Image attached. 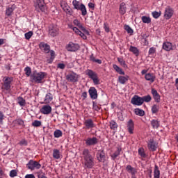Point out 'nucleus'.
<instances>
[{
    "label": "nucleus",
    "instance_id": "f257e3e1",
    "mask_svg": "<svg viewBox=\"0 0 178 178\" xmlns=\"http://www.w3.org/2000/svg\"><path fill=\"white\" fill-rule=\"evenodd\" d=\"M82 158L83 161L82 162L85 169H92L95 165L94 161V156L91 155L88 149H83L82 151Z\"/></svg>",
    "mask_w": 178,
    "mask_h": 178
},
{
    "label": "nucleus",
    "instance_id": "f03ea898",
    "mask_svg": "<svg viewBox=\"0 0 178 178\" xmlns=\"http://www.w3.org/2000/svg\"><path fill=\"white\" fill-rule=\"evenodd\" d=\"M47 74L45 72H37V71H35L31 75V80L34 81V83H42V80H44Z\"/></svg>",
    "mask_w": 178,
    "mask_h": 178
},
{
    "label": "nucleus",
    "instance_id": "7ed1b4c3",
    "mask_svg": "<svg viewBox=\"0 0 178 178\" xmlns=\"http://www.w3.org/2000/svg\"><path fill=\"white\" fill-rule=\"evenodd\" d=\"M85 73L89 79L92 80L95 86H98V84H99V78H98V74H97V72L92 71V70L88 69L86 70Z\"/></svg>",
    "mask_w": 178,
    "mask_h": 178
},
{
    "label": "nucleus",
    "instance_id": "20e7f679",
    "mask_svg": "<svg viewBox=\"0 0 178 178\" xmlns=\"http://www.w3.org/2000/svg\"><path fill=\"white\" fill-rule=\"evenodd\" d=\"M13 81V78L6 77L3 81V86L1 87L3 92H10V84Z\"/></svg>",
    "mask_w": 178,
    "mask_h": 178
},
{
    "label": "nucleus",
    "instance_id": "39448f33",
    "mask_svg": "<svg viewBox=\"0 0 178 178\" xmlns=\"http://www.w3.org/2000/svg\"><path fill=\"white\" fill-rule=\"evenodd\" d=\"M34 6L37 12H45L47 7L44 5V0H34Z\"/></svg>",
    "mask_w": 178,
    "mask_h": 178
},
{
    "label": "nucleus",
    "instance_id": "423d86ee",
    "mask_svg": "<svg viewBox=\"0 0 178 178\" xmlns=\"http://www.w3.org/2000/svg\"><path fill=\"white\" fill-rule=\"evenodd\" d=\"M26 167L29 170H35V169H41V164L36 161L30 160L26 164Z\"/></svg>",
    "mask_w": 178,
    "mask_h": 178
},
{
    "label": "nucleus",
    "instance_id": "0eeeda50",
    "mask_svg": "<svg viewBox=\"0 0 178 178\" xmlns=\"http://www.w3.org/2000/svg\"><path fill=\"white\" fill-rule=\"evenodd\" d=\"M68 52H76L80 49V45L77 43H74L73 42H70L65 47Z\"/></svg>",
    "mask_w": 178,
    "mask_h": 178
},
{
    "label": "nucleus",
    "instance_id": "6e6552de",
    "mask_svg": "<svg viewBox=\"0 0 178 178\" xmlns=\"http://www.w3.org/2000/svg\"><path fill=\"white\" fill-rule=\"evenodd\" d=\"M66 80L70 83H77L79 81V74L72 72L66 75Z\"/></svg>",
    "mask_w": 178,
    "mask_h": 178
},
{
    "label": "nucleus",
    "instance_id": "1a4fd4ad",
    "mask_svg": "<svg viewBox=\"0 0 178 178\" xmlns=\"http://www.w3.org/2000/svg\"><path fill=\"white\" fill-rule=\"evenodd\" d=\"M131 102L132 105H136L137 106H141L144 104V100H143V97L138 95H134L131 99Z\"/></svg>",
    "mask_w": 178,
    "mask_h": 178
},
{
    "label": "nucleus",
    "instance_id": "9d476101",
    "mask_svg": "<svg viewBox=\"0 0 178 178\" xmlns=\"http://www.w3.org/2000/svg\"><path fill=\"white\" fill-rule=\"evenodd\" d=\"M175 10H173V8H172V7H166L164 12V18L166 20H169V19H172V17L173 16Z\"/></svg>",
    "mask_w": 178,
    "mask_h": 178
},
{
    "label": "nucleus",
    "instance_id": "9b49d317",
    "mask_svg": "<svg viewBox=\"0 0 178 178\" xmlns=\"http://www.w3.org/2000/svg\"><path fill=\"white\" fill-rule=\"evenodd\" d=\"M49 34L51 37H56L59 34V29L55 25H50L49 26Z\"/></svg>",
    "mask_w": 178,
    "mask_h": 178
},
{
    "label": "nucleus",
    "instance_id": "f8f14e48",
    "mask_svg": "<svg viewBox=\"0 0 178 178\" xmlns=\"http://www.w3.org/2000/svg\"><path fill=\"white\" fill-rule=\"evenodd\" d=\"M73 23L74 24V26H76L77 27H79V29H81V30L87 35H90V32L88 31H87V29H86V28L84 26H83V25L81 24V23H80V21H79L78 19H74Z\"/></svg>",
    "mask_w": 178,
    "mask_h": 178
},
{
    "label": "nucleus",
    "instance_id": "ddd939ff",
    "mask_svg": "<svg viewBox=\"0 0 178 178\" xmlns=\"http://www.w3.org/2000/svg\"><path fill=\"white\" fill-rule=\"evenodd\" d=\"M88 92L91 99H97V98H98V92L95 87H90L88 90Z\"/></svg>",
    "mask_w": 178,
    "mask_h": 178
},
{
    "label": "nucleus",
    "instance_id": "4468645a",
    "mask_svg": "<svg viewBox=\"0 0 178 178\" xmlns=\"http://www.w3.org/2000/svg\"><path fill=\"white\" fill-rule=\"evenodd\" d=\"M85 143L88 147H91V145H95L98 144V139L95 137L88 138L86 139Z\"/></svg>",
    "mask_w": 178,
    "mask_h": 178
},
{
    "label": "nucleus",
    "instance_id": "2eb2a0df",
    "mask_svg": "<svg viewBox=\"0 0 178 178\" xmlns=\"http://www.w3.org/2000/svg\"><path fill=\"white\" fill-rule=\"evenodd\" d=\"M40 112L42 113V115H49L51 112H52V107H51L49 104L42 106L40 109Z\"/></svg>",
    "mask_w": 178,
    "mask_h": 178
},
{
    "label": "nucleus",
    "instance_id": "dca6fc26",
    "mask_svg": "<svg viewBox=\"0 0 178 178\" xmlns=\"http://www.w3.org/2000/svg\"><path fill=\"white\" fill-rule=\"evenodd\" d=\"M39 48L41 49V51H43L45 54H49L51 47L49 45L44 42H41L39 44Z\"/></svg>",
    "mask_w": 178,
    "mask_h": 178
},
{
    "label": "nucleus",
    "instance_id": "f3484780",
    "mask_svg": "<svg viewBox=\"0 0 178 178\" xmlns=\"http://www.w3.org/2000/svg\"><path fill=\"white\" fill-rule=\"evenodd\" d=\"M69 27L70 29H72V30H73V31H74V33H76L78 35H80V37H81L83 40H87V36L86 35V34L81 32V31L79 30L77 27H74L72 25H69Z\"/></svg>",
    "mask_w": 178,
    "mask_h": 178
},
{
    "label": "nucleus",
    "instance_id": "a211bd4d",
    "mask_svg": "<svg viewBox=\"0 0 178 178\" xmlns=\"http://www.w3.org/2000/svg\"><path fill=\"white\" fill-rule=\"evenodd\" d=\"M151 92L155 102L159 104V102H161V95L158 93V91H156L155 88H152Z\"/></svg>",
    "mask_w": 178,
    "mask_h": 178
},
{
    "label": "nucleus",
    "instance_id": "6ab92c4d",
    "mask_svg": "<svg viewBox=\"0 0 178 178\" xmlns=\"http://www.w3.org/2000/svg\"><path fill=\"white\" fill-rule=\"evenodd\" d=\"M162 48L164 51L169 52L170 51H173V44L170 42H164Z\"/></svg>",
    "mask_w": 178,
    "mask_h": 178
},
{
    "label": "nucleus",
    "instance_id": "aec40b11",
    "mask_svg": "<svg viewBox=\"0 0 178 178\" xmlns=\"http://www.w3.org/2000/svg\"><path fill=\"white\" fill-rule=\"evenodd\" d=\"M97 158L99 162H105V152L104 150H98L97 153Z\"/></svg>",
    "mask_w": 178,
    "mask_h": 178
},
{
    "label": "nucleus",
    "instance_id": "412c9836",
    "mask_svg": "<svg viewBox=\"0 0 178 178\" xmlns=\"http://www.w3.org/2000/svg\"><path fill=\"white\" fill-rule=\"evenodd\" d=\"M84 125L86 129H94L95 127V124H94V121L91 119H87L84 121Z\"/></svg>",
    "mask_w": 178,
    "mask_h": 178
},
{
    "label": "nucleus",
    "instance_id": "4be33fe9",
    "mask_svg": "<svg viewBox=\"0 0 178 178\" xmlns=\"http://www.w3.org/2000/svg\"><path fill=\"white\" fill-rule=\"evenodd\" d=\"M145 79L147 81L154 83V81H155V79H156V76H155V74H154L153 73H147L145 75Z\"/></svg>",
    "mask_w": 178,
    "mask_h": 178
},
{
    "label": "nucleus",
    "instance_id": "5701e85b",
    "mask_svg": "<svg viewBox=\"0 0 178 178\" xmlns=\"http://www.w3.org/2000/svg\"><path fill=\"white\" fill-rule=\"evenodd\" d=\"M127 127L128 129L129 134H133L134 131V122H133V120H129L127 122Z\"/></svg>",
    "mask_w": 178,
    "mask_h": 178
},
{
    "label": "nucleus",
    "instance_id": "b1692460",
    "mask_svg": "<svg viewBox=\"0 0 178 178\" xmlns=\"http://www.w3.org/2000/svg\"><path fill=\"white\" fill-rule=\"evenodd\" d=\"M148 148L151 151H156V149L158 148V145L152 139H150L148 143Z\"/></svg>",
    "mask_w": 178,
    "mask_h": 178
},
{
    "label": "nucleus",
    "instance_id": "393cba45",
    "mask_svg": "<svg viewBox=\"0 0 178 178\" xmlns=\"http://www.w3.org/2000/svg\"><path fill=\"white\" fill-rule=\"evenodd\" d=\"M125 169L128 173L131 175V176H134L137 173V169H136V168H133L130 165H127Z\"/></svg>",
    "mask_w": 178,
    "mask_h": 178
},
{
    "label": "nucleus",
    "instance_id": "a878e982",
    "mask_svg": "<svg viewBox=\"0 0 178 178\" xmlns=\"http://www.w3.org/2000/svg\"><path fill=\"white\" fill-rule=\"evenodd\" d=\"M52 99H54V96L52 95V93L51 92L47 93L44 99V104H50Z\"/></svg>",
    "mask_w": 178,
    "mask_h": 178
},
{
    "label": "nucleus",
    "instance_id": "bb28decb",
    "mask_svg": "<svg viewBox=\"0 0 178 178\" xmlns=\"http://www.w3.org/2000/svg\"><path fill=\"white\" fill-rule=\"evenodd\" d=\"M118 81L120 84H126L127 81H129V76H119Z\"/></svg>",
    "mask_w": 178,
    "mask_h": 178
},
{
    "label": "nucleus",
    "instance_id": "cd10ccee",
    "mask_svg": "<svg viewBox=\"0 0 178 178\" xmlns=\"http://www.w3.org/2000/svg\"><path fill=\"white\" fill-rule=\"evenodd\" d=\"M161 177V171H159V168L158 165H154V178H160Z\"/></svg>",
    "mask_w": 178,
    "mask_h": 178
},
{
    "label": "nucleus",
    "instance_id": "c85d7f7f",
    "mask_svg": "<svg viewBox=\"0 0 178 178\" xmlns=\"http://www.w3.org/2000/svg\"><path fill=\"white\" fill-rule=\"evenodd\" d=\"M15 6H11L10 7H8L6 10V16H12V13H13V10H15Z\"/></svg>",
    "mask_w": 178,
    "mask_h": 178
},
{
    "label": "nucleus",
    "instance_id": "c756f323",
    "mask_svg": "<svg viewBox=\"0 0 178 178\" xmlns=\"http://www.w3.org/2000/svg\"><path fill=\"white\" fill-rule=\"evenodd\" d=\"M113 67L114 70H115V72H117V73H118V74H122L123 76H124V71H123V70H122V68H120L119 66H118V65L113 64Z\"/></svg>",
    "mask_w": 178,
    "mask_h": 178
},
{
    "label": "nucleus",
    "instance_id": "7c9ffc66",
    "mask_svg": "<svg viewBox=\"0 0 178 178\" xmlns=\"http://www.w3.org/2000/svg\"><path fill=\"white\" fill-rule=\"evenodd\" d=\"M127 8L126 7V3H121L120 5V15H124L126 13V10Z\"/></svg>",
    "mask_w": 178,
    "mask_h": 178
},
{
    "label": "nucleus",
    "instance_id": "2f4dec72",
    "mask_svg": "<svg viewBox=\"0 0 178 178\" xmlns=\"http://www.w3.org/2000/svg\"><path fill=\"white\" fill-rule=\"evenodd\" d=\"M53 158L54 159H60V152L57 149L53 150Z\"/></svg>",
    "mask_w": 178,
    "mask_h": 178
},
{
    "label": "nucleus",
    "instance_id": "473e14b6",
    "mask_svg": "<svg viewBox=\"0 0 178 178\" xmlns=\"http://www.w3.org/2000/svg\"><path fill=\"white\" fill-rule=\"evenodd\" d=\"M72 5L74 6V9H76V10H79L81 8V4L80 3V1L77 0H74L72 1Z\"/></svg>",
    "mask_w": 178,
    "mask_h": 178
},
{
    "label": "nucleus",
    "instance_id": "72a5a7b5",
    "mask_svg": "<svg viewBox=\"0 0 178 178\" xmlns=\"http://www.w3.org/2000/svg\"><path fill=\"white\" fill-rule=\"evenodd\" d=\"M138 154L140 155L141 158H147V154H145V151L144 148L140 147L138 150Z\"/></svg>",
    "mask_w": 178,
    "mask_h": 178
},
{
    "label": "nucleus",
    "instance_id": "f704fd0d",
    "mask_svg": "<svg viewBox=\"0 0 178 178\" xmlns=\"http://www.w3.org/2000/svg\"><path fill=\"white\" fill-rule=\"evenodd\" d=\"M134 113L138 116H144L145 115V112L143 109H140V108H135Z\"/></svg>",
    "mask_w": 178,
    "mask_h": 178
},
{
    "label": "nucleus",
    "instance_id": "c9c22d12",
    "mask_svg": "<svg viewBox=\"0 0 178 178\" xmlns=\"http://www.w3.org/2000/svg\"><path fill=\"white\" fill-rule=\"evenodd\" d=\"M124 29L126 30L127 33L129 34L130 35H133V33H134V31L130 26L129 25H124Z\"/></svg>",
    "mask_w": 178,
    "mask_h": 178
},
{
    "label": "nucleus",
    "instance_id": "e433bc0d",
    "mask_svg": "<svg viewBox=\"0 0 178 178\" xmlns=\"http://www.w3.org/2000/svg\"><path fill=\"white\" fill-rule=\"evenodd\" d=\"M79 10H81L82 16H86V15H87V8L83 3H81V8L79 9Z\"/></svg>",
    "mask_w": 178,
    "mask_h": 178
},
{
    "label": "nucleus",
    "instance_id": "4c0bfd02",
    "mask_svg": "<svg viewBox=\"0 0 178 178\" xmlns=\"http://www.w3.org/2000/svg\"><path fill=\"white\" fill-rule=\"evenodd\" d=\"M151 125L152 126L153 129H158L160 126L159 121L157 120H152L151 121Z\"/></svg>",
    "mask_w": 178,
    "mask_h": 178
},
{
    "label": "nucleus",
    "instance_id": "58836bf2",
    "mask_svg": "<svg viewBox=\"0 0 178 178\" xmlns=\"http://www.w3.org/2000/svg\"><path fill=\"white\" fill-rule=\"evenodd\" d=\"M129 51L130 52H133L134 55H136V56H138V54H140L138 49H137V47L134 46H130Z\"/></svg>",
    "mask_w": 178,
    "mask_h": 178
},
{
    "label": "nucleus",
    "instance_id": "ea45409f",
    "mask_svg": "<svg viewBox=\"0 0 178 178\" xmlns=\"http://www.w3.org/2000/svg\"><path fill=\"white\" fill-rule=\"evenodd\" d=\"M54 136L55 138H59L62 137V136H63L62 131H60V129H56L54 132Z\"/></svg>",
    "mask_w": 178,
    "mask_h": 178
},
{
    "label": "nucleus",
    "instance_id": "a19ab883",
    "mask_svg": "<svg viewBox=\"0 0 178 178\" xmlns=\"http://www.w3.org/2000/svg\"><path fill=\"white\" fill-rule=\"evenodd\" d=\"M141 20L143 23H145L146 24H149V23H151V18L149 17L143 16Z\"/></svg>",
    "mask_w": 178,
    "mask_h": 178
},
{
    "label": "nucleus",
    "instance_id": "79ce46f5",
    "mask_svg": "<svg viewBox=\"0 0 178 178\" xmlns=\"http://www.w3.org/2000/svg\"><path fill=\"white\" fill-rule=\"evenodd\" d=\"M110 129H111V130H117L118 129V123H116V122L111 120L110 122Z\"/></svg>",
    "mask_w": 178,
    "mask_h": 178
},
{
    "label": "nucleus",
    "instance_id": "37998d69",
    "mask_svg": "<svg viewBox=\"0 0 178 178\" xmlns=\"http://www.w3.org/2000/svg\"><path fill=\"white\" fill-rule=\"evenodd\" d=\"M18 104L20 106H26V100L23 99L22 97H19L17 98Z\"/></svg>",
    "mask_w": 178,
    "mask_h": 178
},
{
    "label": "nucleus",
    "instance_id": "c03bdc74",
    "mask_svg": "<svg viewBox=\"0 0 178 178\" xmlns=\"http://www.w3.org/2000/svg\"><path fill=\"white\" fill-rule=\"evenodd\" d=\"M63 10L69 16H72L73 15V10H72V8H70V7L69 6H67V8H64Z\"/></svg>",
    "mask_w": 178,
    "mask_h": 178
},
{
    "label": "nucleus",
    "instance_id": "a18cd8bd",
    "mask_svg": "<svg viewBox=\"0 0 178 178\" xmlns=\"http://www.w3.org/2000/svg\"><path fill=\"white\" fill-rule=\"evenodd\" d=\"M159 111V105L154 104L152 106V113H158Z\"/></svg>",
    "mask_w": 178,
    "mask_h": 178
},
{
    "label": "nucleus",
    "instance_id": "49530a36",
    "mask_svg": "<svg viewBox=\"0 0 178 178\" xmlns=\"http://www.w3.org/2000/svg\"><path fill=\"white\" fill-rule=\"evenodd\" d=\"M14 124H18V126H23L24 124V121L23 120L18 118L13 121Z\"/></svg>",
    "mask_w": 178,
    "mask_h": 178
},
{
    "label": "nucleus",
    "instance_id": "de8ad7c7",
    "mask_svg": "<svg viewBox=\"0 0 178 178\" xmlns=\"http://www.w3.org/2000/svg\"><path fill=\"white\" fill-rule=\"evenodd\" d=\"M25 74L27 77L31 76V67H26L24 68Z\"/></svg>",
    "mask_w": 178,
    "mask_h": 178
},
{
    "label": "nucleus",
    "instance_id": "09e8293b",
    "mask_svg": "<svg viewBox=\"0 0 178 178\" xmlns=\"http://www.w3.org/2000/svg\"><path fill=\"white\" fill-rule=\"evenodd\" d=\"M142 99L143 102H151V99H152V97H151V95H147L146 96L142 97Z\"/></svg>",
    "mask_w": 178,
    "mask_h": 178
},
{
    "label": "nucleus",
    "instance_id": "8fccbe9b",
    "mask_svg": "<svg viewBox=\"0 0 178 178\" xmlns=\"http://www.w3.org/2000/svg\"><path fill=\"white\" fill-rule=\"evenodd\" d=\"M148 54L150 56H154L156 54V48L152 47L149 49Z\"/></svg>",
    "mask_w": 178,
    "mask_h": 178
},
{
    "label": "nucleus",
    "instance_id": "3c124183",
    "mask_svg": "<svg viewBox=\"0 0 178 178\" xmlns=\"http://www.w3.org/2000/svg\"><path fill=\"white\" fill-rule=\"evenodd\" d=\"M119 155H120V149H118L112 155H111V158L115 160L116 159V158H118V156H119Z\"/></svg>",
    "mask_w": 178,
    "mask_h": 178
},
{
    "label": "nucleus",
    "instance_id": "603ef678",
    "mask_svg": "<svg viewBox=\"0 0 178 178\" xmlns=\"http://www.w3.org/2000/svg\"><path fill=\"white\" fill-rule=\"evenodd\" d=\"M118 60L119 63H120L121 66L123 67H127V64H126V61H124L123 58H118Z\"/></svg>",
    "mask_w": 178,
    "mask_h": 178
},
{
    "label": "nucleus",
    "instance_id": "864d4df0",
    "mask_svg": "<svg viewBox=\"0 0 178 178\" xmlns=\"http://www.w3.org/2000/svg\"><path fill=\"white\" fill-rule=\"evenodd\" d=\"M41 124H42V122H41V121H39V120H34L32 122V126L33 127H40V126H41Z\"/></svg>",
    "mask_w": 178,
    "mask_h": 178
},
{
    "label": "nucleus",
    "instance_id": "5fc2aeb1",
    "mask_svg": "<svg viewBox=\"0 0 178 178\" xmlns=\"http://www.w3.org/2000/svg\"><path fill=\"white\" fill-rule=\"evenodd\" d=\"M26 40H30L33 37V31H29L24 34Z\"/></svg>",
    "mask_w": 178,
    "mask_h": 178
},
{
    "label": "nucleus",
    "instance_id": "6e6d98bb",
    "mask_svg": "<svg viewBox=\"0 0 178 178\" xmlns=\"http://www.w3.org/2000/svg\"><path fill=\"white\" fill-rule=\"evenodd\" d=\"M161 11L160 12L154 11L152 13V15L154 19H158V17L161 16Z\"/></svg>",
    "mask_w": 178,
    "mask_h": 178
},
{
    "label": "nucleus",
    "instance_id": "4d7b16f0",
    "mask_svg": "<svg viewBox=\"0 0 178 178\" xmlns=\"http://www.w3.org/2000/svg\"><path fill=\"white\" fill-rule=\"evenodd\" d=\"M60 6H61V8H62V9H63V10L64 9H65L66 8H67V6H69V5H67V3H66V1H60Z\"/></svg>",
    "mask_w": 178,
    "mask_h": 178
},
{
    "label": "nucleus",
    "instance_id": "13d9d810",
    "mask_svg": "<svg viewBox=\"0 0 178 178\" xmlns=\"http://www.w3.org/2000/svg\"><path fill=\"white\" fill-rule=\"evenodd\" d=\"M60 6H61V8H62V9H63V10L64 9H65L66 8H67V6H69V5H67V3H66V1H60Z\"/></svg>",
    "mask_w": 178,
    "mask_h": 178
},
{
    "label": "nucleus",
    "instance_id": "bf43d9fd",
    "mask_svg": "<svg viewBox=\"0 0 178 178\" xmlns=\"http://www.w3.org/2000/svg\"><path fill=\"white\" fill-rule=\"evenodd\" d=\"M19 145H21V147H26L27 146V140H26V139H22L20 140V142L19 143Z\"/></svg>",
    "mask_w": 178,
    "mask_h": 178
},
{
    "label": "nucleus",
    "instance_id": "052dcab7",
    "mask_svg": "<svg viewBox=\"0 0 178 178\" xmlns=\"http://www.w3.org/2000/svg\"><path fill=\"white\" fill-rule=\"evenodd\" d=\"M17 176V171L13 170L10 172V177H16Z\"/></svg>",
    "mask_w": 178,
    "mask_h": 178
},
{
    "label": "nucleus",
    "instance_id": "680f3d73",
    "mask_svg": "<svg viewBox=\"0 0 178 178\" xmlns=\"http://www.w3.org/2000/svg\"><path fill=\"white\" fill-rule=\"evenodd\" d=\"M92 104H93V109L95 111H99L100 108L99 107L98 104H97L95 102H93Z\"/></svg>",
    "mask_w": 178,
    "mask_h": 178
},
{
    "label": "nucleus",
    "instance_id": "e2e57ef3",
    "mask_svg": "<svg viewBox=\"0 0 178 178\" xmlns=\"http://www.w3.org/2000/svg\"><path fill=\"white\" fill-rule=\"evenodd\" d=\"M104 29L106 33H109L110 29H109V26H108V24H106V23L104 24Z\"/></svg>",
    "mask_w": 178,
    "mask_h": 178
},
{
    "label": "nucleus",
    "instance_id": "0e129e2a",
    "mask_svg": "<svg viewBox=\"0 0 178 178\" xmlns=\"http://www.w3.org/2000/svg\"><path fill=\"white\" fill-rule=\"evenodd\" d=\"M58 69H65V67H66V65H65V64L63 63H58L57 65Z\"/></svg>",
    "mask_w": 178,
    "mask_h": 178
},
{
    "label": "nucleus",
    "instance_id": "69168bd1",
    "mask_svg": "<svg viewBox=\"0 0 178 178\" xmlns=\"http://www.w3.org/2000/svg\"><path fill=\"white\" fill-rule=\"evenodd\" d=\"M51 58L55 59V51L54 50H49Z\"/></svg>",
    "mask_w": 178,
    "mask_h": 178
},
{
    "label": "nucleus",
    "instance_id": "338daca9",
    "mask_svg": "<svg viewBox=\"0 0 178 178\" xmlns=\"http://www.w3.org/2000/svg\"><path fill=\"white\" fill-rule=\"evenodd\" d=\"M25 178H35V176H34L33 174H27Z\"/></svg>",
    "mask_w": 178,
    "mask_h": 178
},
{
    "label": "nucleus",
    "instance_id": "774afa93",
    "mask_svg": "<svg viewBox=\"0 0 178 178\" xmlns=\"http://www.w3.org/2000/svg\"><path fill=\"white\" fill-rule=\"evenodd\" d=\"M81 97L83 98V99H86V98H87V92H82Z\"/></svg>",
    "mask_w": 178,
    "mask_h": 178
}]
</instances>
